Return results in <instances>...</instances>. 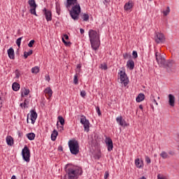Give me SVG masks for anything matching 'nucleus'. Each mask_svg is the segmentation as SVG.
Instances as JSON below:
<instances>
[{
  "label": "nucleus",
  "mask_w": 179,
  "mask_h": 179,
  "mask_svg": "<svg viewBox=\"0 0 179 179\" xmlns=\"http://www.w3.org/2000/svg\"><path fill=\"white\" fill-rule=\"evenodd\" d=\"M65 6L67 9H71L70 16L73 20H79V15H80V4L78 0H66Z\"/></svg>",
  "instance_id": "f257e3e1"
},
{
  "label": "nucleus",
  "mask_w": 179,
  "mask_h": 179,
  "mask_svg": "<svg viewBox=\"0 0 179 179\" xmlns=\"http://www.w3.org/2000/svg\"><path fill=\"white\" fill-rule=\"evenodd\" d=\"M89 38L92 50L96 51L100 47V34L93 29L89 31Z\"/></svg>",
  "instance_id": "f03ea898"
},
{
  "label": "nucleus",
  "mask_w": 179,
  "mask_h": 179,
  "mask_svg": "<svg viewBox=\"0 0 179 179\" xmlns=\"http://www.w3.org/2000/svg\"><path fill=\"white\" fill-rule=\"evenodd\" d=\"M155 58L159 66H162L163 68H172V71L176 69V63H174L173 61L166 62V59L162 57V55H160L159 52H155Z\"/></svg>",
  "instance_id": "7ed1b4c3"
},
{
  "label": "nucleus",
  "mask_w": 179,
  "mask_h": 179,
  "mask_svg": "<svg viewBox=\"0 0 179 179\" xmlns=\"http://www.w3.org/2000/svg\"><path fill=\"white\" fill-rule=\"evenodd\" d=\"M68 179H78L79 174H82V170L72 166L71 164H66L65 166Z\"/></svg>",
  "instance_id": "20e7f679"
},
{
  "label": "nucleus",
  "mask_w": 179,
  "mask_h": 179,
  "mask_svg": "<svg viewBox=\"0 0 179 179\" xmlns=\"http://www.w3.org/2000/svg\"><path fill=\"white\" fill-rule=\"evenodd\" d=\"M69 148L71 155H78L79 153V143L76 140H71L69 142Z\"/></svg>",
  "instance_id": "39448f33"
},
{
  "label": "nucleus",
  "mask_w": 179,
  "mask_h": 179,
  "mask_svg": "<svg viewBox=\"0 0 179 179\" xmlns=\"http://www.w3.org/2000/svg\"><path fill=\"white\" fill-rule=\"evenodd\" d=\"M22 156L24 162H27V163L30 162V150L27 147V145H25L22 150Z\"/></svg>",
  "instance_id": "423d86ee"
},
{
  "label": "nucleus",
  "mask_w": 179,
  "mask_h": 179,
  "mask_svg": "<svg viewBox=\"0 0 179 179\" xmlns=\"http://www.w3.org/2000/svg\"><path fill=\"white\" fill-rule=\"evenodd\" d=\"M80 123L83 125L84 131H85V132H89V131H90V122H89V120L86 119V116H81Z\"/></svg>",
  "instance_id": "0eeeda50"
},
{
  "label": "nucleus",
  "mask_w": 179,
  "mask_h": 179,
  "mask_svg": "<svg viewBox=\"0 0 179 179\" xmlns=\"http://www.w3.org/2000/svg\"><path fill=\"white\" fill-rule=\"evenodd\" d=\"M28 3L31 8L29 10L30 13H31V15H34L35 16H37V13H36V9H37L36 0H29Z\"/></svg>",
  "instance_id": "6e6552de"
},
{
  "label": "nucleus",
  "mask_w": 179,
  "mask_h": 179,
  "mask_svg": "<svg viewBox=\"0 0 179 179\" xmlns=\"http://www.w3.org/2000/svg\"><path fill=\"white\" fill-rule=\"evenodd\" d=\"M119 75H120L121 83H123L124 86H127V85H128V77L125 71H120Z\"/></svg>",
  "instance_id": "1a4fd4ad"
},
{
  "label": "nucleus",
  "mask_w": 179,
  "mask_h": 179,
  "mask_svg": "<svg viewBox=\"0 0 179 179\" xmlns=\"http://www.w3.org/2000/svg\"><path fill=\"white\" fill-rule=\"evenodd\" d=\"M43 13L47 22H51V20H52V13H51V10L47 8H43Z\"/></svg>",
  "instance_id": "9d476101"
},
{
  "label": "nucleus",
  "mask_w": 179,
  "mask_h": 179,
  "mask_svg": "<svg viewBox=\"0 0 179 179\" xmlns=\"http://www.w3.org/2000/svg\"><path fill=\"white\" fill-rule=\"evenodd\" d=\"M165 40H166V38H164V34L159 32L156 33L155 41L157 43V44H160V43H163Z\"/></svg>",
  "instance_id": "9b49d317"
},
{
  "label": "nucleus",
  "mask_w": 179,
  "mask_h": 179,
  "mask_svg": "<svg viewBox=\"0 0 179 179\" xmlns=\"http://www.w3.org/2000/svg\"><path fill=\"white\" fill-rule=\"evenodd\" d=\"M105 143L108 148V151L111 152V150H113V148H114V145L113 144V140H111L110 138H106Z\"/></svg>",
  "instance_id": "f8f14e48"
},
{
  "label": "nucleus",
  "mask_w": 179,
  "mask_h": 179,
  "mask_svg": "<svg viewBox=\"0 0 179 179\" xmlns=\"http://www.w3.org/2000/svg\"><path fill=\"white\" fill-rule=\"evenodd\" d=\"M168 97L169 106H171V107H174V106H176V96L171 94H169Z\"/></svg>",
  "instance_id": "ddd939ff"
},
{
  "label": "nucleus",
  "mask_w": 179,
  "mask_h": 179,
  "mask_svg": "<svg viewBox=\"0 0 179 179\" xmlns=\"http://www.w3.org/2000/svg\"><path fill=\"white\" fill-rule=\"evenodd\" d=\"M116 121L121 127H127V122L122 118V116L117 117Z\"/></svg>",
  "instance_id": "4468645a"
},
{
  "label": "nucleus",
  "mask_w": 179,
  "mask_h": 179,
  "mask_svg": "<svg viewBox=\"0 0 179 179\" xmlns=\"http://www.w3.org/2000/svg\"><path fill=\"white\" fill-rule=\"evenodd\" d=\"M36 120H37V113H36L34 110H31V124H34V122H36Z\"/></svg>",
  "instance_id": "2eb2a0df"
},
{
  "label": "nucleus",
  "mask_w": 179,
  "mask_h": 179,
  "mask_svg": "<svg viewBox=\"0 0 179 179\" xmlns=\"http://www.w3.org/2000/svg\"><path fill=\"white\" fill-rule=\"evenodd\" d=\"M127 66L130 69V71H132L134 68H135V62L132 59H129L127 62Z\"/></svg>",
  "instance_id": "dca6fc26"
},
{
  "label": "nucleus",
  "mask_w": 179,
  "mask_h": 179,
  "mask_svg": "<svg viewBox=\"0 0 179 179\" xmlns=\"http://www.w3.org/2000/svg\"><path fill=\"white\" fill-rule=\"evenodd\" d=\"M8 55L10 59H15V50L13 48L8 50Z\"/></svg>",
  "instance_id": "f3484780"
},
{
  "label": "nucleus",
  "mask_w": 179,
  "mask_h": 179,
  "mask_svg": "<svg viewBox=\"0 0 179 179\" xmlns=\"http://www.w3.org/2000/svg\"><path fill=\"white\" fill-rule=\"evenodd\" d=\"M135 164L138 169H142V167H143V161L140 160L139 158H137L135 160Z\"/></svg>",
  "instance_id": "a211bd4d"
},
{
  "label": "nucleus",
  "mask_w": 179,
  "mask_h": 179,
  "mask_svg": "<svg viewBox=\"0 0 179 179\" xmlns=\"http://www.w3.org/2000/svg\"><path fill=\"white\" fill-rule=\"evenodd\" d=\"M143 100H145V94L142 93L139 94L136 98V101H137V103H141V101H143Z\"/></svg>",
  "instance_id": "6ab92c4d"
},
{
  "label": "nucleus",
  "mask_w": 179,
  "mask_h": 179,
  "mask_svg": "<svg viewBox=\"0 0 179 179\" xmlns=\"http://www.w3.org/2000/svg\"><path fill=\"white\" fill-rule=\"evenodd\" d=\"M6 141L8 146H12L13 145V138H12V136H7L6 138Z\"/></svg>",
  "instance_id": "aec40b11"
},
{
  "label": "nucleus",
  "mask_w": 179,
  "mask_h": 179,
  "mask_svg": "<svg viewBox=\"0 0 179 179\" xmlns=\"http://www.w3.org/2000/svg\"><path fill=\"white\" fill-rule=\"evenodd\" d=\"M133 6L132 1H129L124 5V10H129V9H131Z\"/></svg>",
  "instance_id": "412c9836"
},
{
  "label": "nucleus",
  "mask_w": 179,
  "mask_h": 179,
  "mask_svg": "<svg viewBox=\"0 0 179 179\" xmlns=\"http://www.w3.org/2000/svg\"><path fill=\"white\" fill-rule=\"evenodd\" d=\"M12 88H13V90H14V92H17V90L20 89V84L17 83H13L12 85Z\"/></svg>",
  "instance_id": "4be33fe9"
},
{
  "label": "nucleus",
  "mask_w": 179,
  "mask_h": 179,
  "mask_svg": "<svg viewBox=\"0 0 179 179\" xmlns=\"http://www.w3.org/2000/svg\"><path fill=\"white\" fill-rule=\"evenodd\" d=\"M57 136H58V131H57V130H53L51 134L52 141H55L57 139Z\"/></svg>",
  "instance_id": "5701e85b"
},
{
  "label": "nucleus",
  "mask_w": 179,
  "mask_h": 179,
  "mask_svg": "<svg viewBox=\"0 0 179 179\" xmlns=\"http://www.w3.org/2000/svg\"><path fill=\"white\" fill-rule=\"evenodd\" d=\"M44 93L48 94L49 97H51V96H52V90H51L50 87H48L44 90Z\"/></svg>",
  "instance_id": "b1692460"
},
{
  "label": "nucleus",
  "mask_w": 179,
  "mask_h": 179,
  "mask_svg": "<svg viewBox=\"0 0 179 179\" xmlns=\"http://www.w3.org/2000/svg\"><path fill=\"white\" fill-rule=\"evenodd\" d=\"M27 137L29 141H34L36 138V134L34 133H29L27 134Z\"/></svg>",
  "instance_id": "393cba45"
},
{
  "label": "nucleus",
  "mask_w": 179,
  "mask_h": 179,
  "mask_svg": "<svg viewBox=\"0 0 179 179\" xmlns=\"http://www.w3.org/2000/svg\"><path fill=\"white\" fill-rule=\"evenodd\" d=\"M31 72L33 73L37 74L40 72V67L39 66H35L31 69Z\"/></svg>",
  "instance_id": "a878e982"
},
{
  "label": "nucleus",
  "mask_w": 179,
  "mask_h": 179,
  "mask_svg": "<svg viewBox=\"0 0 179 179\" xmlns=\"http://www.w3.org/2000/svg\"><path fill=\"white\" fill-rule=\"evenodd\" d=\"M159 156H161V157H162V159H169V157H170L169 156V154H167V152H166V151H163L162 152H161Z\"/></svg>",
  "instance_id": "bb28decb"
},
{
  "label": "nucleus",
  "mask_w": 179,
  "mask_h": 179,
  "mask_svg": "<svg viewBox=\"0 0 179 179\" xmlns=\"http://www.w3.org/2000/svg\"><path fill=\"white\" fill-rule=\"evenodd\" d=\"M57 120H59V122H60L62 126L65 125V119H64L62 116H58Z\"/></svg>",
  "instance_id": "cd10ccee"
},
{
  "label": "nucleus",
  "mask_w": 179,
  "mask_h": 179,
  "mask_svg": "<svg viewBox=\"0 0 179 179\" xmlns=\"http://www.w3.org/2000/svg\"><path fill=\"white\" fill-rule=\"evenodd\" d=\"M31 54H33V50H29V52H24V59H27V57H29V55H31Z\"/></svg>",
  "instance_id": "c85d7f7f"
},
{
  "label": "nucleus",
  "mask_w": 179,
  "mask_h": 179,
  "mask_svg": "<svg viewBox=\"0 0 179 179\" xmlns=\"http://www.w3.org/2000/svg\"><path fill=\"white\" fill-rule=\"evenodd\" d=\"M82 19L84 22H87L89 20V14L84 13L82 15Z\"/></svg>",
  "instance_id": "c756f323"
},
{
  "label": "nucleus",
  "mask_w": 179,
  "mask_h": 179,
  "mask_svg": "<svg viewBox=\"0 0 179 179\" xmlns=\"http://www.w3.org/2000/svg\"><path fill=\"white\" fill-rule=\"evenodd\" d=\"M162 13H163L164 16H167V15H169V13H170V7L169 6L166 7V10H163Z\"/></svg>",
  "instance_id": "7c9ffc66"
},
{
  "label": "nucleus",
  "mask_w": 179,
  "mask_h": 179,
  "mask_svg": "<svg viewBox=\"0 0 179 179\" xmlns=\"http://www.w3.org/2000/svg\"><path fill=\"white\" fill-rule=\"evenodd\" d=\"M30 93V90H26L24 89V92H22L21 96L23 97V96H27Z\"/></svg>",
  "instance_id": "2f4dec72"
},
{
  "label": "nucleus",
  "mask_w": 179,
  "mask_h": 179,
  "mask_svg": "<svg viewBox=\"0 0 179 179\" xmlns=\"http://www.w3.org/2000/svg\"><path fill=\"white\" fill-rule=\"evenodd\" d=\"M100 68H101V69H103V71H107V69H108L107 64L105 63L101 64Z\"/></svg>",
  "instance_id": "473e14b6"
},
{
  "label": "nucleus",
  "mask_w": 179,
  "mask_h": 179,
  "mask_svg": "<svg viewBox=\"0 0 179 179\" xmlns=\"http://www.w3.org/2000/svg\"><path fill=\"white\" fill-rule=\"evenodd\" d=\"M22 38H23V37H20L17 39L16 44L17 47H20V44H22Z\"/></svg>",
  "instance_id": "72a5a7b5"
},
{
  "label": "nucleus",
  "mask_w": 179,
  "mask_h": 179,
  "mask_svg": "<svg viewBox=\"0 0 179 179\" xmlns=\"http://www.w3.org/2000/svg\"><path fill=\"white\" fill-rule=\"evenodd\" d=\"M34 43H36V41L34 40L30 41V42L28 43V47H29V48H31V47L34 45Z\"/></svg>",
  "instance_id": "f704fd0d"
},
{
  "label": "nucleus",
  "mask_w": 179,
  "mask_h": 179,
  "mask_svg": "<svg viewBox=\"0 0 179 179\" xmlns=\"http://www.w3.org/2000/svg\"><path fill=\"white\" fill-rule=\"evenodd\" d=\"M78 74H76L74 76V79H73V83L74 85H78Z\"/></svg>",
  "instance_id": "c9c22d12"
},
{
  "label": "nucleus",
  "mask_w": 179,
  "mask_h": 179,
  "mask_svg": "<svg viewBox=\"0 0 179 179\" xmlns=\"http://www.w3.org/2000/svg\"><path fill=\"white\" fill-rule=\"evenodd\" d=\"M15 73V78L17 79H19V78H20V72H19V70H16Z\"/></svg>",
  "instance_id": "e433bc0d"
},
{
  "label": "nucleus",
  "mask_w": 179,
  "mask_h": 179,
  "mask_svg": "<svg viewBox=\"0 0 179 179\" xmlns=\"http://www.w3.org/2000/svg\"><path fill=\"white\" fill-rule=\"evenodd\" d=\"M62 42L64 43V45H71V42H68L66 41H65V39L64 38H62Z\"/></svg>",
  "instance_id": "4c0bfd02"
},
{
  "label": "nucleus",
  "mask_w": 179,
  "mask_h": 179,
  "mask_svg": "<svg viewBox=\"0 0 179 179\" xmlns=\"http://www.w3.org/2000/svg\"><path fill=\"white\" fill-rule=\"evenodd\" d=\"M80 96H81V97H83V98L86 97V91H85V90L81 91Z\"/></svg>",
  "instance_id": "58836bf2"
},
{
  "label": "nucleus",
  "mask_w": 179,
  "mask_h": 179,
  "mask_svg": "<svg viewBox=\"0 0 179 179\" xmlns=\"http://www.w3.org/2000/svg\"><path fill=\"white\" fill-rule=\"evenodd\" d=\"M132 55H133V58H138V52L134 50Z\"/></svg>",
  "instance_id": "ea45409f"
},
{
  "label": "nucleus",
  "mask_w": 179,
  "mask_h": 179,
  "mask_svg": "<svg viewBox=\"0 0 179 179\" xmlns=\"http://www.w3.org/2000/svg\"><path fill=\"white\" fill-rule=\"evenodd\" d=\"M29 100L27 99L24 100V105H23L24 108H26L27 107V104H29Z\"/></svg>",
  "instance_id": "a19ab883"
},
{
  "label": "nucleus",
  "mask_w": 179,
  "mask_h": 179,
  "mask_svg": "<svg viewBox=\"0 0 179 179\" xmlns=\"http://www.w3.org/2000/svg\"><path fill=\"white\" fill-rule=\"evenodd\" d=\"M145 162L146 163H148V164H150L151 163V160H150V158L148 156L145 157Z\"/></svg>",
  "instance_id": "79ce46f5"
},
{
  "label": "nucleus",
  "mask_w": 179,
  "mask_h": 179,
  "mask_svg": "<svg viewBox=\"0 0 179 179\" xmlns=\"http://www.w3.org/2000/svg\"><path fill=\"white\" fill-rule=\"evenodd\" d=\"M157 179H167L166 177L163 176L162 174H158L157 175Z\"/></svg>",
  "instance_id": "37998d69"
},
{
  "label": "nucleus",
  "mask_w": 179,
  "mask_h": 179,
  "mask_svg": "<svg viewBox=\"0 0 179 179\" xmlns=\"http://www.w3.org/2000/svg\"><path fill=\"white\" fill-rule=\"evenodd\" d=\"M96 111L98 115H101V112L100 111V108L99 106H97L96 108Z\"/></svg>",
  "instance_id": "c03bdc74"
},
{
  "label": "nucleus",
  "mask_w": 179,
  "mask_h": 179,
  "mask_svg": "<svg viewBox=\"0 0 179 179\" xmlns=\"http://www.w3.org/2000/svg\"><path fill=\"white\" fill-rule=\"evenodd\" d=\"M109 176H110V173H108V171H106L105 172L104 179H108Z\"/></svg>",
  "instance_id": "a18cd8bd"
},
{
  "label": "nucleus",
  "mask_w": 179,
  "mask_h": 179,
  "mask_svg": "<svg viewBox=\"0 0 179 179\" xmlns=\"http://www.w3.org/2000/svg\"><path fill=\"white\" fill-rule=\"evenodd\" d=\"M82 68V66L80 64H78L77 65V70L76 72H78V73L80 72V69Z\"/></svg>",
  "instance_id": "49530a36"
},
{
  "label": "nucleus",
  "mask_w": 179,
  "mask_h": 179,
  "mask_svg": "<svg viewBox=\"0 0 179 179\" xmlns=\"http://www.w3.org/2000/svg\"><path fill=\"white\" fill-rule=\"evenodd\" d=\"M63 38L65 40H69V36L67 34H64Z\"/></svg>",
  "instance_id": "de8ad7c7"
},
{
  "label": "nucleus",
  "mask_w": 179,
  "mask_h": 179,
  "mask_svg": "<svg viewBox=\"0 0 179 179\" xmlns=\"http://www.w3.org/2000/svg\"><path fill=\"white\" fill-rule=\"evenodd\" d=\"M123 58H124V59H127V58H128V53H124V54H123Z\"/></svg>",
  "instance_id": "09e8293b"
},
{
  "label": "nucleus",
  "mask_w": 179,
  "mask_h": 179,
  "mask_svg": "<svg viewBox=\"0 0 179 179\" xmlns=\"http://www.w3.org/2000/svg\"><path fill=\"white\" fill-rule=\"evenodd\" d=\"M58 150H59V152H62V150H63L62 146L59 145V146L58 147Z\"/></svg>",
  "instance_id": "8fccbe9b"
},
{
  "label": "nucleus",
  "mask_w": 179,
  "mask_h": 179,
  "mask_svg": "<svg viewBox=\"0 0 179 179\" xmlns=\"http://www.w3.org/2000/svg\"><path fill=\"white\" fill-rule=\"evenodd\" d=\"M50 76H45V80H48V82H50Z\"/></svg>",
  "instance_id": "3c124183"
},
{
  "label": "nucleus",
  "mask_w": 179,
  "mask_h": 179,
  "mask_svg": "<svg viewBox=\"0 0 179 179\" xmlns=\"http://www.w3.org/2000/svg\"><path fill=\"white\" fill-rule=\"evenodd\" d=\"M152 103H154V104H155V106H157V101H156V99H153Z\"/></svg>",
  "instance_id": "603ef678"
},
{
  "label": "nucleus",
  "mask_w": 179,
  "mask_h": 179,
  "mask_svg": "<svg viewBox=\"0 0 179 179\" xmlns=\"http://www.w3.org/2000/svg\"><path fill=\"white\" fill-rule=\"evenodd\" d=\"M80 33H81V34H83L84 33H85V29H80Z\"/></svg>",
  "instance_id": "864d4df0"
},
{
  "label": "nucleus",
  "mask_w": 179,
  "mask_h": 179,
  "mask_svg": "<svg viewBox=\"0 0 179 179\" xmlns=\"http://www.w3.org/2000/svg\"><path fill=\"white\" fill-rule=\"evenodd\" d=\"M59 128H60L59 129L60 131H64V126H60Z\"/></svg>",
  "instance_id": "5fc2aeb1"
},
{
  "label": "nucleus",
  "mask_w": 179,
  "mask_h": 179,
  "mask_svg": "<svg viewBox=\"0 0 179 179\" xmlns=\"http://www.w3.org/2000/svg\"><path fill=\"white\" fill-rule=\"evenodd\" d=\"M153 99L155 100V96L153 95H152V96L150 97L151 101L153 102Z\"/></svg>",
  "instance_id": "6e6d98bb"
},
{
  "label": "nucleus",
  "mask_w": 179,
  "mask_h": 179,
  "mask_svg": "<svg viewBox=\"0 0 179 179\" xmlns=\"http://www.w3.org/2000/svg\"><path fill=\"white\" fill-rule=\"evenodd\" d=\"M139 109H140V110H143V106L142 105H140V106H139Z\"/></svg>",
  "instance_id": "4d7b16f0"
},
{
  "label": "nucleus",
  "mask_w": 179,
  "mask_h": 179,
  "mask_svg": "<svg viewBox=\"0 0 179 179\" xmlns=\"http://www.w3.org/2000/svg\"><path fill=\"white\" fill-rule=\"evenodd\" d=\"M11 179H16V176L13 175V176L11 177Z\"/></svg>",
  "instance_id": "13d9d810"
},
{
  "label": "nucleus",
  "mask_w": 179,
  "mask_h": 179,
  "mask_svg": "<svg viewBox=\"0 0 179 179\" xmlns=\"http://www.w3.org/2000/svg\"><path fill=\"white\" fill-rule=\"evenodd\" d=\"M169 155H171V156H173V151H169Z\"/></svg>",
  "instance_id": "bf43d9fd"
},
{
  "label": "nucleus",
  "mask_w": 179,
  "mask_h": 179,
  "mask_svg": "<svg viewBox=\"0 0 179 179\" xmlns=\"http://www.w3.org/2000/svg\"><path fill=\"white\" fill-rule=\"evenodd\" d=\"M151 106V108L152 109V110H155V107L153 106V105H150Z\"/></svg>",
  "instance_id": "052dcab7"
},
{
  "label": "nucleus",
  "mask_w": 179,
  "mask_h": 179,
  "mask_svg": "<svg viewBox=\"0 0 179 179\" xmlns=\"http://www.w3.org/2000/svg\"><path fill=\"white\" fill-rule=\"evenodd\" d=\"M20 107H23V106H24V103H20Z\"/></svg>",
  "instance_id": "680f3d73"
},
{
  "label": "nucleus",
  "mask_w": 179,
  "mask_h": 179,
  "mask_svg": "<svg viewBox=\"0 0 179 179\" xmlns=\"http://www.w3.org/2000/svg\"><path fill=\"white\" fill-rule=\"evenodd\" d=\"M27 122H29V117H27Z\"/></svg>",
  "instance_id": "e2e57ef3"
},
{
  "label": "nucleus",
  "mask_w": 179,
  "mask_h": 179,
  "mask_svg": "<svg viewBox=\"0 0 179 179\" xmlns=\"http://www.w3.org/2000/svg\"><path fill=\"white\" fill-rule=\"evenodd\" d=\"M57 128H58V123L57 124Z\"/></svg>",
  "instance_id": "0e129e2a"
},
{
  "label": "nucleus",
  "mask_w": 179,
  "mask_h": 179,
  "mask_svg": "<svg viewBox=\"0 0 179 179\" xmlns=\"http://www.w3.org/2000/svg\"><path fill=\"white\" fill-rule=\"evenodd\" d=\"M158 99H160V97H159V96H158Z\"/></svg>",
  "instance_id": "69168bd1"
},
{
  "label": "nucleus",
  "mask_w": 179,
  "mask_h": 179,
  "mask_svg": "<svg viewBox=\"0 0 179 179\" xmlns=\"http://www.w3.org/2000/svg\"><path fill=\"white\" fill-rule=\"evenodd\" d=\"M19 136H20V134H19Z\"/></svg>",
  "instance_id": "338daca9"
},
{
  "label": "nucleus",
  "mask_w": 179,
  "mask_h": 179,
  "mask_svg": "<svg viewBox=\"0 0 179 179\" xmlns=\"http://www.w3.org/2000/svg\"><path fill=\"white\" fill-rule=\"evenodd\" d=\"M149 1H152V0H149Z\"/></svg>",
  "instance_id": "774afa93"
}]
</instances>
